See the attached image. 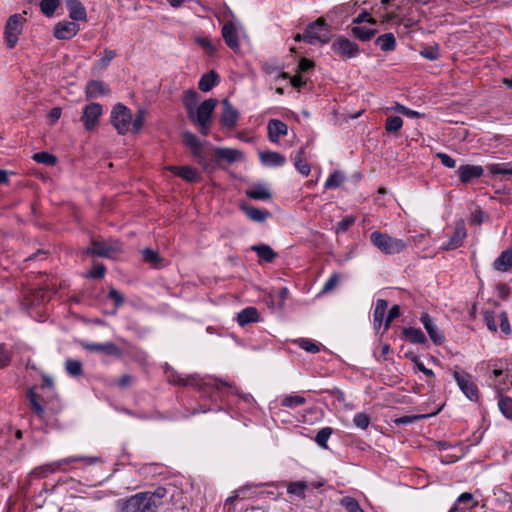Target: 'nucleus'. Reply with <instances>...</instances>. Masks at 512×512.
Masks as SVG:
<instances>
[{
  "label": "nucleus",
  "instance_id": "nucleus-54",
  "mask_svg": "<svg viewBox=\"0 0 512 512\" xmlns=\"http://www.w3.org/2000/svg\"><path fill=\"white\" fill-rule=\"evenodd\" d=\"M142 257L144 262L151 264L153 267H158L161 263V257L159 254L150 248H145L142 251Z\"/></svg>",
  "mask_w": 512,
  "mask_h": 512
},
{
  "label": "nucleus",
  "instance_id": "nucleus-10",
  "mask_svg": "<svg viewBox=\"0 0 512 512\" xmlns=\"http://www.w3.org/2000/svg\"><path fill=\"white\" fill-rule=\"evenodd\" d=\"M308 34V44L315 45L317 43L326 44L332 38L331 26L323 17L316 19L306 26Z\"/></svg>",
  "mask_w": 512,
  "mask_h": 512
},
{
  "label": "nucleus",
  "instance_id": "nucleus-25",
  "mask_svg": "<svg viewBox=\"0 0 512 512\" xmlns=\"http://www.w3.org/2000/svg\"><path fill=\"white\" fill-rule=\"evenodd\" d=\"M110 93L109 86L99 80H90L85 87V96L87 99L97 98L99 96L108 95Z\"/></svg>",
  "mask_w": 512,
  "mask_h": 512
},
{
  "label": "nucleus",
  "instance_id": "nucleus-26",
  "mask_svg": "<svg viewBox=\"0 0 512 512\" xmlns=\"http://www.w3.org/2000/svg\"><path fill=\"white\" fill-rule=\"evenodd\" d=\"M377 33V29L375 26H371L369 24H351V34L358 40L362 42H366L371 40L375 34Z\"/></svg>",
  "mask_w": 512,
  "mask_h": 512
},
{
  "label": "nucleus",
  "instance_id": "nucleus-4",
  "mask_svg": "<svg viewBox=\"0 0 512 512\" xmlns=\"http://www.w3.org/2000/svg\"><path fill=\"white\" fill-rule=\"evenodd\" d=\"M507 368L508 359L489 360L482 362L480 366V369L484 371L487 384L496 392L509 390L508 377H506Z\"/></svg>",
  "mask_w": 512,
  "mask_h": 512
},
{
  "label": "nucleus",
  "instance_id": "nucleus-11",
  "mask_svg": "<svg viewBox=\"0 0 512 512\" xmlns=\"http://www.w3.org/2000/svg\"><path fill=\"white\" fill-rule=\"evenodd\" d=\"M25 18L22 14L10 16L5 25L4 38L8 49H13L23 32Z\"/></svg>",
  "mask_w": 512,
  "mask_h": 512
},
{
  "label": "nucleus",
  "instance_id": "nucleus-23",
  "mask_svg": "<svg viewBox=\"0 0 512 512\" xmlns=\"http://www.w3.org/2000/svg\"><path fill=\"white\" fill-rule=\"evenodd\" d=\"M222 37L225 44L233 51H238L240 48L238 32L235 24L232 21H227L222 27Z\"/></svg>",
  "mask_w": 512,
  "mask_h": 512
},
{
  "label": "nucleus",
  "instance_id": "nucleus-48",
  "mask_svg": "<svg viewBox=\"0 0 512 512\" xmlns=\"http://www.w3.org/2000/svg\"><path fill=\"white\" fill-rule=\"evenodd\" d=\"M116 55V51L105 48L103 57L95 62L94 68L98 71L105 70Z\"/></svg>",
  "mask_w": 512,
  "mask_h": 512
},
{
  "label": "nucleus",
  "instance_id": "nucleus-43",
  "mask_svg": "<svg viewBox=\"0 0 512 512\" xmlns=\"http://www.w3.org/2000/svg\"><path fill=\"white\" fill-rule=\"evenodd\" d=\"M405 338L413 344H425L427 339L424 333L419 328L408 327L403 329Z\"/></svg>",
  "mask_w": 512,
  "mask_h": 512
},
{
  "label": "nucleus",
  "instance_id": "nucleus-53",
  "mask_svg": "<svg viewBox=\"0 0 512 512\" xmlns=\"http://www.w3.org/2000/svg\"><path fill=\"white\" fill-rule=\"evenodd\" d=\"M295 343L303 350L309 353H318L320 351V346L313 340L309 338H300L295 341Z\"/></svg>",
  "mask_w": 512,
  "mask_h": 512
},
{
  "label": "nucleus",
  "instance_id": "nucleus-30",
  "mask_svg": "<svg viewBox=\"0 0 512 512\" xmlns=\"http://www.w3.org/2000/svg\"><path fill=\"white\" fill-rule=\"evenodd\" d=\"M259 312L255 307H246L237 314V323L244 327L259 321Z\"/></svg>",
  "mask_w": 512,
  "mask_h": 512
},
{
  "label": "nucleus",
  "instance_id": "nucleus-21",
  "mask_svg": "<svg viewBox=\"0 0 512 512\" xmlns=\"http://www.w3.org/2000/svg\"><path fill=\"white\" fill-rule=\"evenodd\" d=\"M80 28L75 21H62L56 24L54 36L60 40H69L73 38Z\"/></svg>",
  "mask_w": 512,
  "mask_h": 512
},
{
  "label": "nucleus",
  "instance_id": "nucleus-32",
  "mask_svg": "<svg viewBox=\"0 0 512 512\" xmlns=\"http://www.w3.org/2000/svg\"><path fill=\"white\" fill-rule=\"evenodd\" d=\"M167 381L172 385L177 386H191L195 383L194 375L183 376L175 370H169L166 372Z\"/></svg>",
  "mask_w": 512,
  "mask_h": 512
},
{
  "label": "nucleus",
  "instance_id": "nucleus-7",
  "mask_svg": "<svg viewBox=\"0 0 512 512\" xmlns=\"http://www.w3.org/2000/svg\"><path fill=\"white\" fill-rule=\"evenodd\" d=\"M182 138L183 143L190 149L195 161L202 167L203 171L206 173L215 171L216 165L204 155L203 142L189 131L184 132Z\"/></svg>",
  "mask_w": 512,
  "mask_h": 512
},
{
  "label": "nucleus",
  "instance_id": "nucleus-14",
  "mask_svg": "<svg viewBox=\"0 0 512 512\" xmlns=\"http://www.w3.org/2000/svg\"><path fill=\"white\" fill-rule=\"evenodd\" d=\"M222 107L223 110L219 119L221 126L228 130H234L239 119L238 110L228 99L222 100Z\"/></svg>",
  "mask_w": 512,
  "mask_h": 512
},
{
  "label": "nucleus",
  "instance_id": "nucleus-22",
  "mask_svg": "<svg viewBox=\"0 0 512 512\" xmlns=\"http://www.w3.org/2000/svg\"><path fill=\"white\" fill-rule=\"evenodd\" d=\"M467 236V231L463 223L455 226L452 236H450L447 243L442 244L441 249L444 251L454 250L462 246L464 239Z\"/></svg>",
  "mask_w": 512,
  "mask_h": 512
},
{
  "label": "nucleus",
  "instance_id": "nucleus-62",
  "mask_svg": "<svg viewBox=\"0 0 512 512\" xmlns=\"http://www.w3.org/2000/svg\"><path fill=\"white\" fill-rule=\"evenodd\" d=\"M106 267L102 263L95 264L92 269L88 272L86 277L92 279H102L106 274Z\"/></svg>",
  "mask_w": 512,
  "mask_h": 512
},
{
  "label": "nucleus",
  "instance_id": "nucleus-44",
  "mask_svg": "<svg viewBox=\"0 0 512 512\" xmlns=\"http://www.w3.org/2000/svg\"><path fill=\"white\" fill-rule=\"evenodd\" d=\"M198 101L199 95L195 90L188 89L183 92L182 102L186 109L187 114H189L193 109L197 107Z\"/></svg>",
  "mask_w": 512,
  "mask_h": 512
},
{
  "label": "nucleus",
  "instance_id": "nucleus-8",
  "mask_svg": "<svg viewBox=\"0 0 512 512\" xmlns=\"http://www.w3.org/2000/svg\"><path fill=\"white\" fill-rule=\"evenodd\" d=\"M120 252H122L121 242L110 238L107 240H91L90 246L84 249L83 254L112 259Z\"/></svg>",
  "mask_w": 512,
  "mask_h": 512
},
{
  "label": "nucleus",
  "instance_id": "nucleus-45",
  "mask_svg": "<svg viewBox=\"0 0 512 512\" xmlns=\"http://www.w3.org/2000/svg\"><path fill=\"white\" fill-rule=\"evenodd\" d=\"M306 398L301 395H285L280 399V405L284 408L295 409L305 405Z\"/></svg>",
  "mask_w": 512,
  "mask_h": 512
},
{
  "label": "nucleus",
  "instance_id": "nucleus-6",
  "mask_svg": "<svg viewBox=\"0 0 512 512\" xmlns=\"http://www.w3.org/2000/svg\"><path fill=\"white\" fill-rule=\"evenodd\" d=\"M370 242L382 253L387 255L399 254L408 247L407 241L391 237L380 231H373L370 234Z\"/></svg>",
  "mask_w": 512,
  "mask_h": 512
},
{
  "label": "nucleus",
  "instance_id": "nucleus-19",
  "mask_svg": "<svg viewBox=\"0 0 512 512\" xmlns=\"http://www.w3.org/2000/svg\"><path fill=\"white\" fill-rule=\"evenodd\" d=\"M420 321L427 331L431 341L435 345H442L445 341V336L443 332L438 329L431 316L427 312H423L420 316Z\"/></svg>",
  "mask_w": 512,
  "mask_h": 512
},
{
  "label": "nucleus",
  "instance_id": "nucleus-17",
  "mask_svg": "<svg viewBox=\"0 0 512 512\" xmlns=\"http://www.w3.org/2000/svg\"><path fill=\"white\" fill-rule=\"evenodd\" d=\"M165 169L173 173L175 176L182 178L184 181L188 183H198L201 181V175L199 171L193 166L170 165L166 166Z\"/></svg>",
  "mask_w": 512,
  "mask_h": 512
},
{
  "label": "nucleus",
  "instance_id": "nucleus-58",
  "mask_svg": "<svg viewBox=\"0 0 512 512\" xmlns=\"http://www.w3.org/2000/svg\"><path fill=\"white\" fill-rule=\"evenodd\" d=\"M33 160L46 164V165H55L57 162V159L54 155L48 153V152H38L33 155Z\"/></svg>",
  "mask_w": 512,
  "mask_h": 512
},
{
  "label": "nucleus",
  "instance_id": "nucleus-49",
  "mask_svg": "<svg viewBox=\"0 0 512 512\" xmlns=\"http://www.w3.org/2000/svg\"><path fill=\"white\" fill-rule=\"evenodd\" d=\"M66 372L72 377H78L83 374L82 362L76 359H67L65 361Z\"/></svg>",
  "mask_w": 512,
  "mask_h": 512
},
{
  "label": "nucleus",
  "instance_id": "nucleus-3",
  "mask_svg": "<svg viewBox=\"0 0 512 512\" xmlns=\"http://www.w3.org/2000/svg\"><path fill=\"white\" fill-rule=\"evenodd\" d=\"M191 386L198 389L202 398L209 399L212 402L219 399L222 403H229V393H236L233 383L219 379L195 376V383Z\"/></svg>",
  "mask_w": 512,
  "mask_h": 512
},
{
  "label": "nucleus",
  "instance_id": "nucleus-18",
  "mask_svg": "<svg viewBox=\"0 0 512 512\" xmlns=\"http://www.w3.org/2000/svg\"><path fill=\"white\" fill-rule=\"evenodd\" d=\"M213 156L218 166H220L222 162L234 163L243 160V153L233 148L214 147Z\"/></svg>",
  "mask_w": 512,
  "mask_h": 512
},
{
  "label": "nucleus",
  "instance_id": "nucleus-47",
  "mask_svg": "<svg viewBox=\"0 0 512 512\" xmlns=\"http://www.w3.org/2000/svg\"><path fill=\"white\" fill-rule=\"evenodd\" d=\"M308 488V484L306 481H295L287 484V493L290 495H295L300 499H305V491Z\"/></svg>",
  "mask_w": 512,
  "mask_h": 512
},
{
  "label": "nucleus",
  "instance_id": "nucleus-61",
  "mask_svg": "<svg viewBox=\"0 0 512 512\" xmlns=\"http://www.w3.org/2000/svg\"><path fill=\"white\" fill-rule=\"evenodd\" d=\"M108 297H109V298L114 302L115 309H114L113 314H115V313H116V311L118 310V308L124 304V302H125V298H124V296H123V295H122L118 290H116L115 288H110V289H109Z\"/></svg>",
  "mask_w": 512,
  "mask_h": 512
},
{
  "label": "nucleus",
  "instance_id": "nucleus-64",
  "mask_svg": "<svg viewBox=\"0 0 512 512\" xmlns=\"http://www.w3.org/2000/svg\"><path fill=\"white\" fill-rule=\"evenodd\" d=\"M356 221L354 216H346L337 223L336 233H345Z\"/></svg>",
  "mask_w": 512,
  "mask_h": 512
},
{
  "label": "nucleus",
  "instance_id": "nucleus-52",
  "mask_svg": "<svg viewBox=\"0 0 512 512\" xmlns=\"http://www.w3.org/2000/svg\"><path fill=\"white\" fill-rule=\"evenodd\" d=\"M403 126V119L399 116H391L386 119L385 129L388 133H397Z\"/></svg>",
  "mask_w": 512,
  "mask_h": 512
},
{
  "label": "nucleus",
  "instance_id": "nucleus-5",
  "mask_svg": "<svg viewBox=\"0 0 512 512\" xmlns=\"http://www.w3.org/2000/svg\"><path fill=\"white\" fill-rule=\"evenodd\" d=\"M217 104V99L209 98L187 114L190 122L198 127L202 136H208L210 133L212 117Z\"/></svg>",
  "mask_w": 512,
  "mask_h": 512
},
{
  "label": "nucleus",
  "instance_id": "nucleus-1",
  "mask_svg": "<svg viewBox=\"0 0 512 512\" xmlns=\"http://www.w3.org/2000/svg\"><path fill=\"white\" fill-rule=\"evenodd\" d=\"M168 490L158 486L153 491L138 492L116 501L117 512H157L164 504Z\"/></svg>",
  "mask_w": 512,
  "mask_h": 512
},
{
  "label": "nucleus",
  "instance_id": "nucleus-29",
  "mask_svg": "<svg viewBox=\"0 0 512 512\" xmlns=\"http://www.w3.org/2000/svg\"><path fill=\"white\" fill-rule=\"evenodd\" d=\"M87 460H88V458L83 457V456L67 457V458H64L61 460H57V461L48 463V470L53 471V473L66 472V471H68V469H67L68 465H70L72 463L80 462V461H87Z\"/></svg>",
  "mask_w": 512,
  "mask_h": 512
},
{
  "label": "nucleus",
  "instance_id": "nucleus-9",
  "mask_svg": "<svg viewBox=\"0 0 512 512\" xmlns=\"http://www.w3.org/2000/svg\"><path fill=\"white\" fill-rule=\"evenodd\" d=\"M452 375L459 389L470 401L478 402L480 400V390L470 373L465 370L455 369Z\"/></svg>",
  "mask_w": 512,
  "mask_h": 512
},
{
  "label": "nucleus",
  "instance_id": "nucleus-15",
  "mask_svg": "<svg viewBox=\"0 0 512 512\" xmlns=\"http://www.w3.org/2000/svg\"><path fill=\"white\" fill-rule=\"evenodd\" d=\"M461 184H469L484 175V168L481 165L463 164L456 171Z\"/></svg>",
  "mask_w": 512,
  "mask_h": 512
},
{
  "label": "nucleus",
  "instance_id": "nucleus-56",
  "mask_svg": "<svg viewBox=\"0 0 512 512\" xmlns=\"http://www.w3.org/2000/svg\"><path fill=\"white\" fill-rule=\"evenodd\" d=\"M353 423L357 428L366 430L371 423V417L364 412H359L354 415Z\"/></svg>",
  "mask_w": 512,
  "mask_h": 512
},
{
  "label": "nucleus",
  "instance_id": "nucleus-16",
  "mask_svg": "<svg viewBox=\"0 0 512 512\" xmlns=\"http://www.w3.org/2000/svg\"><path fill=\"white\" fill-rule=\"evenodd\" d=\"M82 347L90 352H98L103 353L107 356H112L115 358H121L123 356V351L111 341L105 343H82Z\"/></svg>",
  "mask_w": 512,
  "mask_h": 512
},
{
  "label": "nucleus",
  "instance_id": "nucleus-60",
  "mask_svg": "<svg viewBox=\"0 0 512 512\" xmlns=\"http://www.w3.org/2000/svg\"><path fill=\"white\" fill-rule=\"evenodd\" d=\"M195 42L201 46L208 55L213 56L216 53V47L208 37H197Z\"/></svg>",
  "mask_w": 512,
  "mask_h": 512
},
{
  "label": "nucleus",
  "instance_id": "nucleus-40",
  "mask_svg": "<svg viewBox=\"0 0 512 512\" xmlns=\"http://www.w3.org/2000/svg\"><path fill=\"white\" fill-rule=\"evenodd\" d=\"M26 396H27V399L29 401L31 409L34 411V413L37 415V417L39 419H44L45 409L40 404V402L38 400V395L35 392V388L34 387L29 388L28 391H27V395Z\"/></svg>",
  "mask_w": 512,
  "mask_h": 512
},
{
  "label": "nucleus",
  "instance_id": "nucleus-63",
  "mask_svg": "<svg viewBox=\"0 0 512 512\" xmlns=\"http://www.w3.org/2000/svg\"><path fill=\"white\" fill-rule=\"evenodd\" d=\"M339 281H340V275L338 273H333L328 278V280L325 282L321 292L325 294V293H329V292L333 291L339 284Z\"/></svg>",
  "mask_w": 512,
  "mask_h": 512
},
{
  "label": "nucleus",
  "instance_id": "nucleus-39",
  "mask_svg": "<svg viewBox=\"0 0 512 512\" xmlns=\"http://www.w3.org/2000/svg\"><path fill=\"white\" fill-rule=\"evenodd\" d=\"M247 197L254 199V200H270L272 198V194L270 191L261 184L255 185L250 189L246 190Z\"/></svg>",
  "mask_w": 512,
  "mask_h": 512
},
{
  "label": "nucleus",
  "instance_id": "nucleus-57",
  "mask_svg": "<svg viewBox=\"0 0 512 512\" xmlns=\"http://www.w3.org/2000/svg\"><path fill=\"white\" fill-rule=\"evenodd\" d=\"M13 353L7 349L6 344L0 343V369H4L10 365Z\"/></svg>",
  "mask_w": 512,
  "mask_h": 512
},
{
  "label": "nucleus",
  "instance_id": "nucleus-33",
  "mask_svg": "<svg viewBox=\"0 0 512 512\" xmlns=\"http://www.w3.org/2000/svg\"><path fill=\"white\" fill-rule=\"evenodd\" d=\"M512 267V249H507L494 260L493 268L500 272H507Z\"/></svg>",
  "mask_w": 512,
  "mask_h": 512
},
{
  "label": "nucleus",
  "instance_id": "nucleus-2",
  "mask_svg": "<svg viewBox=\"0 0 512 512\" xmlns=\"http://www.w3.org/2000/svg\"><path fill=\"white\" fill-rule=\"evenodd\" d=\"M145 111L139 109L133 117L132 111L126 105L117 103L110 113V122L119 135H126L130 130L137 134L143 128Z\"/></svg>",
  "mask_w": 512,
  "mask_h": 512
},
{
  "label": "nucleus",
  "instance_id": "nucleus-34",
  "mask_svg": "<svg viewBox=\"0 0 512 512\" xmlns=\"http://www.w3.org/2000/svg\"><path fill=\"white\" fill-rule=\"evenodd\" d=\"M241 210L254 222H264L270 216V212L268 210L254 206L241 205Z\"/></svg>",
  "mask_w": 512,
  "mask_h": 512
},
{
  "label": "nucleus",
  "instance_id": "nucleus-28",
  "mask_svg": "<svg viewBox=\"0 0 512 512\" xmlns=\"http://www.w3.org/2000/svg\"><path fill=\"white\" fill-rule=\"evenodd\" d=\"M69 17L73 21H86L87 12L80 0H66Z\"/></svg>",
  "mask_w": 512,
  "mask_h": 512
},
{
  "label": "nucleus",
  "instance_id": "nucleus-46",
  "mask_svg": "<svg viewBox=\"0 0 512 512\" xmlns=\"http://www.w3.org/2000/svg\"><path fill=\"white\" fill-rule=\"evenodd\" d=\"M486 169L492 175H512V163H490L486 165Z\"/></svg>",
  "mask_w": 512,
  "mask_h": 512
},
{
  "label": "nucleus",
  "instance_id": "nucleus-24",
  "mask_svg": "<svg viewBox=\"0 0 512 512\" xmlns=\"http://www.w3.org/2000/svg\"><path fill=\"white\" fill-rule=\"evenodd\" d=\"M288 126L281 120L271 119L267 124L268 139L272 143H278L280 137L287 135Z\"/></svg>",
  "mask_w": 512,
  "mask_h": 512
},
{
  "label": "nucleus",
  "instance_id": "nucleus-20",
  "mask_svg": "<svg viewBox=\"0 0 512 512\" xmlns=\"http://www.w3.org/2000/svg\"><path fill=\"white\" fill-rule=\"evenodd\" d=\"M478 506V500L470 492H464L458 496L448 512H466Z\"/></svg>",
  "mask_w": 512,
  "mask_h": 512
},
{
  "label": "nucleus",
  "instance_id": "nucleus-51",
  "mask_svg": "<svg viewBox=\"0 0 512 512\" xmlns=\"http://www.w3.org/2000/svg\"><path fill=\"white\" fill-rule=\"evenodd\" d=\"M333 433V429L331 427H324L318 431L315 437V442L321 447V448H328L327 442L330 438V436Z\"/></svg>",
  "mask_w": 512,
  "mask_h": 512
},
{
  "label": "nucleus",
  "instance_id": "nucleus-31",
  "mask_svg": "<svg viewBox=\"0 0 512 512\" xmlns=\"http://www.w3.org/2000/svg\"><path fill=\"white\" fill-rule=\"evenodd\" d=\"M251 250L256 252L260 261L273 263L278 254L267 244L253 245Z\"/></svg>",
  "mask_w": 512,
  "mask_h": 512
},
{
  "label": "nucleus",
  "instance_id": "nucleus-13",
  "mask_svg": "<svg viewBox=\"0 0 512 512\" xmlns=\"http://www.w3.org/2000/svg\"><path fill=\"white\" fill-rule=\"evenodd\" d=\"M103 114V106L100 103L92 102L83 108L81 121L87 131H93Z\"/></svg>",
  "mask_w": 512,
  "mask_h": 512
},
{
  "label": "nucleus",
  "instance_id": "nucleus-12",
  "mask_svg": "<svg viewBox=\"0 0 512 512\" xmlns=\"http://www.w3.org/2000/svg\"><path fill=\"white\" fill-rule=\"evenodd\" d=\"M331 49L343 60L354 58L360 53L358 44L344 36L337 37L332 43Z\"/></svg>",
  "mask_w": 512,
  "mask_h": 512
},
{
  "label": "nucleus",
  "instance_id": "nucleus-37",
  "mask_svg": "<svg viewBox=\"0 0 512 512\" xmlns=\"http://www.w3.org/2000/svg\"><path fill=\"white\" fill-rule=\"evenodd\" d=\"M236 393H229V403L226 405H238L240 402L245 403L248 407L254 405V397L250 393H241L237 386H235Z\"/></svg>",
  "mask_w": 512,
  "mask_h": 512
},
{
  "label": "nucleus",
  "instance_id": "nucleus-35",
  "mask_svg": "<svg viewBox=\"0 0 512 512\" xmlns=\"http://www.w3.org/2000/svg\"><path fill=\"white\" fill-rule=\"evenodd\" d=\"M306 147H301L294 157V166L297 171L303 176H308L311 172V167L305 159Z\"/></svg>",
  "mask_w": 512,
  "mask_h": 512
},
{
  "label": "nucleus",
  "instance_id": "nucleus-55",
  "mask_svg": "<svg viewBox=\"0 0 512 512\" xmlns=\"http://www.w3.org/2000/svg\"><path fill=\"white\" fill-rule=\"evenodd\" d=\"M59 4V0H41L40 9L44 15L51 17L55 13Z\"/></svg>",
  "mask_w": 512,
  "mask_h": 512
},
{
  "label": "nucleus",
  "instance_id": "nucleus-42",
  "mask_svg": "<svg viewBox=\"0 0 512 512\" xmlns=\"http://www.w3.org/2000/svg\"><path fill=\"white\" fill-rule=\"evenodd\" d=\"M375 44L384 52L393 51L396 48V39L393 33H385L377 37Z\"/></svg>",
  "mask_w": 512,
  "mask_h": 512
},
{
  "label": "nucleus",
  "instance_id": "nucleus-41",
  "mask_svg": "<svg viewBox=\"0 0 512 512\" xmlns=\"http://www.w3.org/2000/svg\"><path fill=\"white\" fill-rule=\"evenodd\" d=\"M498 408L503 416L509 420H512V398L503 394V392H497Z\"/></svg>",
  "mask_w": 512,
  "mask_h": 512
},
{
  "label": "nucleus",
  "instance_id": "nucleus-36",
  "mask_svg": "<svg viewBox=\"0 0 512 512\" xmlns=\"http://www.w3.org/2000/svg\"><path fill=\"white\" fill-rule=\"evenodd\" d=\"M218 83L219 75L214 70H211L201 76L198 82V88L203 92H208Z\"/></svg>",
  "mask_w": 512,
  "mask_h": 512
},
{
  "label": "nucleus",
  "instance_id": "nucleus-50",
  "mask_svg": "<svg viewBox=\"0 0 512 512\" xmlns=\"http://www.w3.org/2000/svg\"><path fill=\"white\" fill-rule=\"evenodd\" d=\"M420 55L428 60H438L441 56L440 47L437 43L433 45L425 46L421 51Z\"/></svg>",
  "mask_w": 512,
  "mask_h": 512
},
{
  "label": "nucleus",
  "instance_id": "nucleus-27",
  "mask_svg": "<svg viewBox=\"0 0 512 512\" xmlns=\"http://www.w3.org/2000/svg\"><path fill=\"white\" fill-rule=\"evenodd\" d=\"M259 159L263 165L269 167H280L286 162L285 156L274 151H260Z\"/></svg>",
  "mask_w": 512,
  "mask_h": 512
},
{
  "label": "nucleus",
  "instance_id": "nucleus-38",
  "mask_svg": "<svg viewBox=\"0 0 512 512\" xmlns=\"http://www.w3.org/2000/svg\"><path fill=\"white\" fill-rule=\"evenodd\" d=\"M388 302L385 299H378L373 311V323L376 329L380 328L385 318Z\"/></svg>",
  "mask_w": 512,
  "mask_h": 512
},
{
  "label": "nucleus",
  "instance_id": "nucleus-59",
  "mask_svg": "<svg viewBox=\"0 0 512 512\" xmlns=\"http://www.w3.org/2000/svg\"><path fill=\"white\" fill-rule=\"evenodd\" d=\"M343 176L340 172L335 171L333 172L326 180L325 182V188L331 189V188H337L343 183Z\"/></svg>",
  "mask_w": 512,
  "mask_h": 512
}]
</instances>
